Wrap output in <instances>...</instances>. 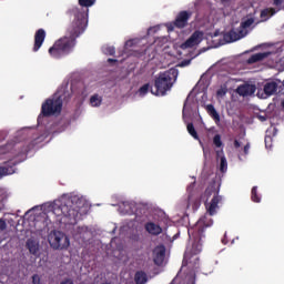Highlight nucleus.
Returning a JSON list of instances; mask_svg holds the SVG:
<instances>
[{
  "instance_id": "39448f33",
  "label": "nucleus",
  "mask_w": 284,
  "mask_h": 284,
  "mask_svg": "<svg viewBox=\"0 0 284 284\" xmlns=\"http://www.w3.org/2000/svg\"><path fill=\"white\" fill-rule=\"evenodd\" d=\"M254 26V18L242 19L240 27L237 29H231L229 32L224 33V41L226 43H234L245 37H247V29Z\"/></svg>"
},
{
  "instance_id": "9d476101",
  "label": "nucleus",
  "mask_w": 284,
  "mask_h": 284,
  "mask_svg": "<svg viewBox=\"0 0 284 284\" xmlns=\"http://www.w3.org/2000/svg\"><path fill=\"white\" fill-rule=\"evenodd\" d=\"M284 90V84L281 81H268L264 84V94L266 97H274L281 94Z\"/></svg>"
},
{
  "instance_id": "aec40b11",
  "label": "nucleus",
  "mask_w": 284,
  "mask_h": 284,
  "mask_svg": "<svg viewBox=\"0 0 284 284\" xmlns=\"http://www.w3.org/2000/svg\"><path fill=\"white\" fill-rule=\"evenodd\" d=\"M10 174H14V166H0V179Z\"/></svg>"
},
{
  "instance_id": "a19ab883",
  "label": "nucleus",
  "mask_w": 284,
  "mask_h": 284,
  "mask_svg": "<svg viewBox=\"0 0 284 284\" xmlns=\"http://www.w3.org/2000/svg\"><path fill=\"white\" fill-rule=\"evenodd\" d=\"M108 63H116V60H115V59H112V58H109V59H108Z\"/></svg>"
},
{
  "instance_id": "473e14b6",
  "label": "nucleus",
  "mask_w": 284,
  "mask_h": 284,
  "mask_svg": "<svg viewBox=\"0 0 284 284\" xmlns=\"http://www.w3.org/2000/svg\"><path fill=\"white\" fill-rule=\"evenodd\" d=\"M8 227V224L6 223V220L0 219V232H3Z\"/></svg>"
},
{
  "instance_id": "dca6fc26",
  "label": "nucleus",
  "mask_w": 284,
  "mask_h": 284,
  "mask_svg": "<svg viewBox=\"0 0 284 284\" xmlns=\"http://www.w3.org/2000/svg\"><path fill=\"white\" fill-rule=\"evenodd\" d=\"M271 54H272L271 52L254 53L248 58L247 63L252 65V63H258V61H265V59H267V57H270Z\"/></svg>"
},
{
  "instance_id": "6ab92c4d",
  "label": "nucleus",
  "mask_w": 284,
  "mask_h": 284,
  "mask_svg": "<svg viewBox=\"0 0 284 284\" xmlns=\"http://www.w3.org/2000/svg\"><path fill=\"white\" fill-rule=\"evenodd\" d=\"M135 284H145L148 283V274L143 271H138L134 275Z\"/></svg>"
},
{
  "instance_id": "4be33fe9",
  "label": "nucleus",
  "mask_w": 284,
  "mask_h": 284,
  "mask_svg": "<svg viewBox=\"0 0 284 284\" xmlns=\"http://www.w3.org/2000/svg\"><path fill=\"white\" fill-rule=\"evenodd\" d=\"M103 99L101 97H99V94H93L90 98V104L92 105V108H99V105H101Z\"/></svg>"
},
{
  "instance_id": "20e7f679",
  "label": "nucleus",
  "mask_w": 284,
  "mask_h": 284,
  "mask_svg": "<svg viewBox=\"0 0 284 284\" xmlns=\"http://www.w3.org/2000/svg\"><path fill=\"white\" fill-rule=\"evenodd\" d=\"M176 79H179V70L176 69L160 72L155 78V89H151V94H154V97H165L172 90L174 83H176Z\"/></svg>"
},
{
  "instance_id": "c756f323",
  "label": "nucleus",
  "mask_w": 284,
  "mask_h": 284,
  "mask_svg": "<svg viewBox=\"0 0 284 284\" xmlns=\"http://www.w3.org/2000/svg\"><path fill=\"white\" fill-rule=\"evenodd\" d=\"M104 54H109V57H114V53L116 52V50L114 49V47H105L103 49Z\"/></svg>"
},
{
  "instance_id": "f257e3e1",
  "label": "nucleus",
  "mask_w": 284,
  "mask_h": 284,
  "mask_svg": "<svg viewBox=\"0 0 284 284\" xmlns=\"http://www.w3.org/2000/svg\"><path fill=\"white\" fill-rule=\"evenodd\" d=\"M88 9H80L78 7H73L69 10V13L73 14L74 19L68 28L67 36L55 41L49 49V54L53 57V59H61V57H65V54H70V52L74 50L77 39H79V37L85 32V28H88Z\"/></svg>"
},
{
  "instance_id": "f8f14e48",
  "label": "nucleus",
  "mask_w": 284,
  "mask_h": 284,
  "mask_svg": "<svg viewBox=\"0 0 284 284\" xmlns=\"http://www.w3.org/2000/svg\"><path fill=\"white\" fill-rule=\"evenodd\" d=\"M236 92L240 97H252L256 92V85L245 83L237 87Z\"/></svg>"
},
{
  "instance_id": "412c9836",
  "label": "nucleus",
  "mask_w": 284,
  "mask_h": 284,
  "mask_svg": "<svg viewBox=\"0 0 284 284\" xmlns=\"http://www.w3.org/2000/svg\"><path fill=\"white\" fill-rule=\"evenodd\" d=\"M251 200L253 201V203H261V196L258 195V186L252 187Z\"/></svg>"
},
{
  "instance_id": "37998d69",
  "label": "nucleus",
  "mask_w": 284,
  "mask_h": 284,
  "mask_svg": "<svg viewBox=\"0 0 284 284\" xmlns=\"http://www.w3.org/2000/svg\"><path fill=\"white\" fill-rule=\"evenodd\" d=\"M182 65H190V60L182 62Z\"/></svg>"
},
{
  "instance_id": "ea45409f",
  "label": "nucleus",
  "mask_w": 284,
  "mask_h": 284,
  "mask_svg": "<svg viewBox=\"0 0 284 284\" xmlns=\"http://www.w3.org/2000/svg\"><path fill=\"white\" fill-rule=\"evenodd\" d=\"M248 152H250V144H246L244 146V154H248Z\"/></svg>"
},
{
  "instance_id": "bb28decb",
  "label": "nucleus",
  "mask_w": 284,
  "mask_h": 284,
  "mask_svg": "<svg viewBox=\"0 0 284 284\" xmlns=\"http://www.w3.org/2000/svg\"><path fill=\"white\" fill-rule=\"evenodd\" d=\"M220 172L224 174V172H227V159L225 156H222L220 159Z\"/></svg>"
},
{
  "instance_id": "f3484780",
  "label": "nucleus",
  "mask_w": 284,
  "mask_h": 284,
  "mask_svg": "<svg viewBox=\"0 0 284 284\" xmlns=\"http://www.w3.org/2000/svg\"><path fill=\"white\" fill-rule=\"evenodd\" d=\"M27 248L33 256H39V241L34 239L27 240Z\"/></svg>"
},
{
  "instance_id": "2eb2a0df",
  "label": "nucleus",
  "mask_w": 284,
  "mask_h": 284,
  "mask_svg": "<svg viewBox=\"0 0 284 284\" xmlns=\"http://www.w3.org/2000/svg\"><path fill=\"white\" fill-rule=\"evenodd\" d=\"M144 230H146V232L149 234H151L152 236H159V234L163 233V229L161 227V225H159L154 222H148L144 225Z\"/></svg>"
},
{
  "instance_id": "79ce46f5",
  "label": "nucleus",
  "mask_w": 284,
  "mask_h": 284,
  "mask_svg": "<svg viewBox=\"0 0 284 284\" xmlns=\"http://www.w3.org/2000/svg\"><path fill=\"white\" fill-rule=\"evenodd\" d=\"M0 154H6V148H0Z\"/></svg>"
},
{
  "instance_id": "ddd939ff",
  "label": "nucleus",
  "mask_w": 284,
  "mask_h": 284,
  "mask_svg": "<svg viewBox=\"0 0 284 284\" xmlns=\"http://www.w3.org/2000/svg\"><path fill=\"white\" fill-rule=\"evenodd\" d=\"M43 41H45V30L39 29L34 34L33 52H39V50H41Z\"/></svg>"
},
{
  "instance_id": "b1692460",
  "label": "nucleus",
  "mask_w": 284,
  "mask_h": 284,
  "mask_svg": "<svg viewBox=\"0 0 284 284\" xmlns=\"http://www.w3.org/2000/svg\"><path fill=\"white\" fill-rule=\"evenodd\" d=\"M75 232V239H85V234H88V227L78 226Z\"/></svg>"
},
{
  "instance_id": "4c0bfd02",
  "label": "nucleus",
  "mask_w": 284,
  "mask_h": 284,
  "mask_svg": "<svg viewBox=\"0 0 284 284\" xmlns=\"http://www.w3.org/2000/svg\"><path fill=\"white\" fill-rule=\"evenodd\" d=\"M274 6L278 7V6H283V0H274Z\"/></svg>"
},
{
  "instance_id": "9b49d317",
  "label": "nucleus",
  "mask_w": 284,
  "mask_h": 284,
  "mask_svg": "<svg viewBox=\"0 0 284 284\" xmlns=\"http://www.w3.org/2000/svg\"><path fill=\"white\" fill-rule=\"evenodd\" d=\"M163 261H165V246L158 245L153 250V262L155 265H163Z\"/></svg>"
},
{
  "instance_id": "2f4dec72",
  "label": "nucleus",
  "mask_w": 284,
  "mask_h": 284,
  "mask_svg": "<svg viewBox=\"0 0 284 284\" xmlns=\"http://www.w3.org/2000/svg\"><path fill=\"white\" fill-rule=\"evenodd\" d=\"M32 284H41V277L39 276V274L32 275Z\"/></svg>"
},
{
  "instance_id": "a18cd8bd",
  "label": "nucleus",
  "mask_w": 284,
  "mask_h": 284,
  "mask_svg": "<svg viewBox=\"0 0 284 284\" xmlns=\"http://www.w3.org/2000/svg\"><path fill=\"white\" fill-rule=\"evenodd\" d=\"M227 0H222V3H225Z\"/></svg>"
},
{
  "instance_id": "393cba45",
  "label": "nucleus",
  "mask_w": 284,
  "mask_h": 284,
  "mask_svg": "<svg viewBox=\"0 0 284 284\" xmlns=\"http://www.w3.org/2000/svg\"><path fill=\"white\" fill-rule=\"evenodd\" d=\"M152 90H154V88H152L150 83H145L139 89V94L140 97H145V94H148V92H152Z\"/></svg>"
},
{
  "instance_id": "423d86ee",
  "label": "nucleus",
  "mask_w": 284,
  "mask_h": 284,
  "mask_svg": "<svg viewBox=\"0 0 284 284\" xmlns=\"http://www.w3.org/2000/svg\"><path fill=\"white\" fill-rule=\"evenodd\" d=\"M61 110H63V99L61 97L49 98L41 105V113L38 116V121H40L41 116H59Z\"/></svg>"
},
{
  "instance_id": "1a4fd4ad",
  "label": "nucleus",
  "mask_w": 284,
  "mask_h": 284,
  "mask_svg": "<svg viewBox=\"0 0 284 284\" xmlns=\"http://www.w3.org/2000/svg\"><path fill=\"white\" fill-rule=\"evenodd\" d=\"M203 41V31H194L189 39L183 42L180 48L181 50H187L190 48H196V45L201 44Z\"/></svg>"
},
{
  "instance_id": "c03bdc74",
  "label": "nucleus",
  "mask_w": 284,
  "mask_h": 284,
  "mask_svg": "<svg viewBox=\"0 0 284 284\" xmlns=\"http://www.w3.org/2000/svg\"><path fill=\"white\" fill-rule=\"evenodd\" d=\"M281 106L283 108V110H284V100H282V102H281Z\"/></svg>"
},
{
  "instance_id": "f704fd0d",
  "label": "nucleus",
  "mask_w": 284,
  "mask_h": 284,
  "mask_svg": "<svg viewBox=\"0 0 284 284\" xmlns=\"http://www.w3.org/2000/svg\"><path fill=\"white\" fill-rule=\"evenodd\" d=\"M270 16V9H264L261 11V18L262 19H265V17H268Z\"/></svg>"
},
{
  "instance_id": "0eeeda50",
  "label": "nucleus",
  "mask_w": 284,
  "mask_h": 284,
  "mask_svg": "<svg viewBox=\"0 0 284 284\" xmlns=\"http://www.w3.org/2000/svg\"><path fill=\"white\" fill-rule=\"evenodd\" d=\"M49 244L53 250H68L70 247V239L61 231H53L49 235Z\"/></svg>"
},
{
  "instance_id": "f03ea898",
  "label": "nucleus",
  "mask_w": 284,
  "mask_h": 284,
  "mask_svg": "<svg viewBox=\"0 0 284 284\" xmlns=\"http://www.w3.org/2000/svg\"><path fill=\"white\" fill-rule=\"evenodd\" d=\"M213 223L214 222L212 221V219H209L207 216H203L195 223V225L189 229L187 231L189 239L193 241V244H192V248L191 250L187 248L184 253V257L182 262L183 265H187L192 256H196V254H201L203 250V243H201V241L205 239V230H207V227H212Z\"/></svg>"
},
{
  "instance_id": "a211bd4d",
  "label": "nucleus",
  "mask_w": 284,
  "mask_h": 284,
  "mask_svg": "<svg viewBox=\"0 0 284 284\" xmlns=\"http://www.w3.org/2000/svg\"><path fill=\"white\" fill-rule=\"evenodd\" d=\"M206 112L215 123H221V115L219 114V111H216V109L214 108V104H207Z\"/></svg>"
},
{
  "instance_id": "58836bf2",
  "label": "nucleus",
  "mask_w": 284,
  "mask_h": 284,
  "mask_svg": "<svg viewBox=\"0 0 284 284\" xmlns=\"http://www.w3.org/2000/svg\"><path fill=\"white\" fill-rule=\"evenodd\" d=\"M234 148H241V142H239V140H234Z\"/></svg>"
},
{
  "instance_id": "6e6552de",
  "label": "nucleus",
  "mask_w": 284,
  "mask_h": 284,
  "mask_svg": "<svg viewBox=\"0 0 284 284\" xmlns=\"http://www.w3.org/2000/svg\"><path fill=\"white\" fill-rule=\"evenodd\" d=\"M192 19V12L191 11H180L178 16L175 17V20L170 23L169 30H174V28H178V30H183V28H187V21Z\"/></svg>"
},
{
  "instance_id": "4468645a",
  "label": "nucleus",
  "mask_w": 284,
  "mask_h": 284,
  "mask_svg": "<svg viewBox=\"0 0 284 284\" xmlns=\"http://www.w3.org/2000/svg\"><path fill=\"white\" fill-rule=\"evenodd\" d=\"M223 201V197L219 195V192L215 193L210 204H206V210L210 216L216 214V207H219L220 202Z\"/></svg>"
},
{
  "instance_id": "7c9ffc66",
  "label": "nucleus",
  "mask_w": 284,
  "mask_h": 284,
  "mask_svg": "<svg viewBox=\"0 0 284 284\" xmlns=\"http://www.w3.org/2000/svg\"><path fill=\"white\" fill-rule=\"evenodd\" d=\"M272 136L271 135H266L264 139V143H265V148H267L268 150L272 149Z\"/></svg>"
},
{
  "instance_id": "72a5a7b5",
  "label": "nucleus",
  "mask_w": 284,
  "mask_h": 284,
  "mask_svg": "<svg viewBox=\"0 0 284 284\" xmlns=\"http://www.w3.org/2000/svg\"><path fill=\"white\" fill-rule=\"evenodd\" d=\"M257 119L258 121H261L262 123H265V121H267V114H257Z\"/></svg>"
},
{
  "instance_id": "cd10ccee",
  "label": "nucleus",
  "mask_w": 284,
  "mask_h": 284,
  "mask_svg": "<svg viewBox=\"0 0 284 284\" xmlns=\"http://www.w3.org/2000/svg\"><path fill=\"white\" fill-rule=\"evenodd\" d=\"M189 205H192L193 210H199L201 207V199H195L192 201V196H189Z\"/></svg>"
},
{
  "instance_id": "c85d7f7f",
  "label": "nucleus",
  "mask_w": 284,
  "mask_h": 284,
  "mask_svg": "<svg viewBox=\"0 0 284 284\" xmlns=\"http://www.w3.org/2000/svg\"><path fill=\"white\" fill-rule=\"evenodd\" d=\"M213 145H215V148H223V140H221V134L214 135Z\"/></svg>"
},
{
  "instance_id": "a878e982",
  "label": "nucleus",
  "mask_w": 284,
  "mask_h": 284,
  "mask_svg": "<svg viewBox=\"0 0 284 284\" xmlns=\"http://www.w3.org/2000/svg\"><path fill=\"white\" fill-rule=\"evenodd\" d=\"M97 3V0H79V6L81 8H92Z\"/></svg>"
},
{
  "instance_id": "e433bc0d",
  "label": "nucleus",
  "mask_w": 284,
  "mask_h": 284,
  "mask_svg": "<svg viewBox=\"0 0 284 284\" xmlns=\"http://www.w3.org/2000/svg\"><path fill=\"white\" fill-rule=\"evenodd\" d=\"M132 45H134V40H128L125 42V48H132Z\"/></svg>"
},
{
  "instance_id": "c9c22d12",
  "label": "nucleus",
  "mask_w": 284,
  "mask_h": 284,
  "mask_svg": "<svg viewBox=\"0 0 284 284\" xmlns=\"http://www.w3.org/2000/svg\"><path fill=\"white\" fill-rule=\"evenodd\" d=\"M216 94H217V97H225L226 91L223 90V89H220V90L216 91Z\"/></svg>"
},
{
  "instance_id": "7ed1b4c3",
  "label": "nucleus",
  "mask_w": 284,
  "mask_h": 284,
  "mask_svg": "<svg viewBox=\"0 0 284 284\" xmlns=\"http://www.w3.org/2000/svg\"><path fill=\"white\" fill-rule=\"evenodd\" d=\"M80 213L81 206H79V197L77 196L68 197L60 205H54L52 210L57 221L64 223V225H74Z\"/></svg>"
},
{
  "instance_id": "5701e85b",
  "label": "nucleus",
  "mask_w": 284,
  "mask_h": 284,
  "mask_svg": "<svg viewBox=\"0 0 284 284\" xmlns=\"http://www.w3.org/2000/svg\"><path fill=\"white\" fill-rule=\"evenodd\" d=\"M186 130L189 134H191L193 139H195V141H201V139L199 138V133L196 132V129H194V123H189L186 125Z\"/></svg>"
}]
</instances>
